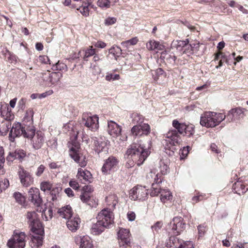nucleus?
<instances>
[{
    "mask_svg": "<svg viewBox=\"0 0 248 248\" xmlns=\"http://www.w3.org/2000/svg\"><path fill=\"white\" fill-rule=\"evenodd\" d=\"M151 146L150 141L147 147L139 142L131 145L124 155L126 159V167L130 168L135 164L139 166L142 165L150 154L149 149Z\"/></svg>",
    "mask_w": 248,
    "mask_h": 248,
    "instance_id": "f257e3e1",
    "label": "nucleus"
},
{
    "mask_svg": "<svg viewBox=\"0 0 248 248\" xmlns=\"http://www.w3.org/2000/svg\"><path fill=\"white\" fill-rule=\"evenodd\" d=\"M172 126L175 128L174 130H170L166 134V137L169 139V142L172 146L170 148L168 147L169 152L167 151V148H165L166 153L170 155L173 154L175 148L174 147L176 144L180 142L181 138L178 135L184 134L185 129H186V124L184 123H180L177 120H174L172 122Z\"/></svg>",
    "mask_w": 248,
    "mask_h": 248,
    "instance_id": "f03ea898",
    "label": "nucleus"
},
{
    "mask_svg": "<svg viewBox=\"0 0 248 248\" xmlns=\"http://www.w3.org/2000/svg\"><path fill=\"white\" fill-rule=\"evenodd\" d=\"M226 119V115L222 113L208 111L205 112L201 117L200 124L207 127H213L219 124Z\"/></svg>",
    "mask_w": 248,
    "mask_h": 248,
    "instance_id": "7ed1b4c3",
    "label": "nucleus"
},
{
    "mask_svg": "<svg viewBox=\"0 0 248 248\" xmlns=\"http://www.w3.org/2000/svg\"><path fill=\"white\" fill-rule=\"evenodd\" d=\"M28 129L23 127L19 123H14L11 128L9 135V139L14 142L16 137L22 136L26 138H32L34 135L33 129Z\"/></svg>",
    "mask_w": 248,
    "mask_h": 248,
    "instance_id": "20e7f679",
    "label": "nucleus"
},
{
    "mask_svg": "<svg viewBox=\"0 0 248 248\" xmlns=\"http://www.w3.org/2000/svg\"><path fill=\"white\" fill-rule=\"evenodd\" d=\"M159 174L155 176L154 178V182L152 185V191L151 195L155 196L160 194V200L165 202L167 201H169L172 199V196L169 190L168 189H162L161 188L159 184L162 182V179L158 178Z\"/></svg>",
    "mask_w": 248,
    "mask_h": 248,
    "instance_id": "39448f33",
    "label": "nucleus"
},
{
    "mask_svg": "<svg viewBox=\"0 0 248 248\" xmlns=\"http://www.w3.org/2000/svg\"><path fill=\"white\" fill-rule=\"evenodd\" d=\"M26 217L28 220V222L31 227L32 232H36L38 234L44 233L42 224L40 222L38 215L35 211L28 212Z\"/></svg>",
    "mask_w": 248,
    "mask_h": 248,
    "instance_id": "423d86ee",
    "label": "nucleus"
},
{
    "mask_svg": "<svg viewBox=\"0 0 248 248\" xmlns=\"http://www.w3.org/2000/svg\"><path fill=\"white\" fill-rule=\"evenodd\" d=\"M26 237L24 232L15 231L12 237L8 241L7 245L9 248H24Z\"/></svg>",
    "mask_w": 248,
    "mask_h": 248,
    "instance_id": "0eeeda50",
    "label": "nucleus"
},
{
    "mask_svg": "<svg viewBox=\"0 0 248 248\" xmlns=\"http://www.w3.org/2000/svg\"><path fill=\"white\" fill-rule=\"evenodd\" d=\"M62 77V74L60 72H50L47 71L42 73L41 78L45 84L51 87L57 85Z\"/></svg>",
    "mask_w": 248,
    "mask_h": 248,
    "instance_id": "6e6552de",
    "label": "nucleus"
},
{
    "mask_svg": "<svg viewBox=\"0 0 248 248\" xmlns=\"http://www.w3.org/2000/svg\"><path fill=\"white\" fill-rule=\"evenodd\" d=\"M119 160L115 156H110L105 160L102 168V171L104 174H109L117 170Z\"/></svg>",
    "mask_w": 248,
    "mask_h": 248,
    "instance_id": "1a4fd4ad",
    "label": "nucleus"
},
{
    "mask_svg": "<svg viewBox=\"0 0 248 248\" xmlns=\"http://www.w3.org/2000/svg\"><path fill=\"white\" fill-rule=\"evenodd\" d=\"M148 195L147 189L141 186L134 187L129 192V198L134 201H144L146 199Z\"/></svg>",
    "mask_w": 248,
    "mask_h": 248,
    "instance_id": "9d476101",
    "label": "nucleus"
},
{
    "mask_svg": "<svg viewBox=\"0 0 248 248\" xmlns=\"http://www.w3.org/2000/svg\"><path fill=\"white\" fill-rule=\"evenodd\" d=\"M96 218L97 220H100L108 228L114 223V215L110 209H102L98 214Z\"/></svg>",
    "mask_w": 248,
    "mask_h": 248,
    "instance_id": "9b49d317",
    "label": "nucleus"
},
{
    "mask_svg": "<svg viewBox=\"0 0 248 248\" xmlns=\"http://www.w3.org/2000/svg\"><path fill=\"white\" fill-rule=\"evenodd\" d=\"M81 124L91 131H95L99 127L98 117L96 115L90 116L83 114Z\"/></svg>",
    "mask_w": 248,
    "mask_h": 248,
    "instance_id": "f8f14e48",
    "label": "nucleus"
},
{
    "mask_svg": "<svg viewBox=\"0 0 248 248\" xmlns=\"http://www.w3.org/2000/svg\"><path fill=\"white\" fill-rule=\"evenodd\" d=\"M93 142V149L98 155L103 151H107V146L109 141L104 137H93L91 138Z\"/></svg>",
    "mask_w": 248,
    "mask_h": 248,
    "instance_id": "ddd939ff",
    "label": "nucleus"
},
{
    "mask_svg": "<svg viewBox=\"0 0 248 248\" xmlns=\"http://www.w3.org/2000/svg\"><path fill=\"white\" fill-rule=\"evenodd\" d=\"M119 245L125 248L131 243L130 232L128 229L121 228L117 232Z\"/></svg>",
    "mask_w": 248,
    "mask_h": 248,
    "instance_id": "4468645a",
    "label": "nucleus"
},
{
    "mask_svg": "<svg viewBox=\"0 0 248 248\" xmlns=\"http://www.w3.org/2000/svg\"><path fill=\"white\" fill-rule=\"evenodd\" d=\"M246 111V109L241 107L231 109L226 116L227 121L231 122L243 118L245 116L244 113Z\"/></svg>",
    "mask_w": 248,
    "mask_h": 248,
    "instance_id": "2eb2a0df",
    "label": "nucleus"
},
{
    "mask_svg": "<svg viewBox=\"0 0 248 248\" xmlns=\"http://www.w3.org/2000/svg\"><path fill=\"white\" fill-rule=\"evenodd\" d=\"M150 126L145 123L134 125L131 130L132 135L138 137L147 136L150 133Z\"/></svg>",
    "mask_w": 248,
    "mask_h": 248,
    "instance_id": "dca6fc26",
    "label": "nucleus"
},
{
    "mask_svg": "<svg viewBox=\"0 0 248 248\" xmlns=\"http://www.w3.org/2000/svg\"><path fill=\"white\" fill-rule=\"evenodd\" d=\"M18 173L20 183L23 186L28 187L33 184V178L29 172L23 168H20Z\"/></svg>",
    "mask_w": 248,
    "mask_h": 248,
    "instance_id": "f3484780",
    "label": "nucleus"
},
{
    "mask_svg": "<svg viewBox=\"0 0 248 248\" xmlns=\"http://www.w3.org/2000/svg\"><path fill=\"white\" fill-rule=\"evenodd\" d=\"M170 225L174 234L178 235L181 231H183L186 228V223L184 222V219L181 217H176L173 218L170 222Z\"/></svg>",
    "mask_w": 248,
    "mask_h": 248,
    "instance_id": "a211bd4d",
    "label": "nucleus"
},
{
    "mask_svg": "<svg viewBox=\"0 0 248 248\" xmlns=\"http://www.w3.org/2000/svg\"><path fill=\"white\" fill-rule=\"evenodd\" d=\"M169 162V160L167 158H163L159 161L155 167V170L157 172L156 174H155V173H154L155 178L157 174H159L158 178L160 177L162 180L163 179L161 176L166 175L169 172L170 169L168 165Z\"/></svg>",
    "mask_w": 248,
    "mask_h": 248,
    "instance_id": "6ab92c4d",
    "label": "nucleus"
},
{
    "mask_svg": "<svg viewBox=\"0 0 248 248\" xmlns=\"http://www.w3.org/2000/svg\"><path fill=\"white\" fill-rule=\"evenodd\" d=\"M29 199L36 206H40L42 203V199L40 197L38 188L31 187L29 191Z\"/></svg>",
    "mask_w": 248,
    "mask_h": 248,
    "instance_id": "aec40b11",
    "label": "nucleus"
},
{
    "mask_svg": "<svg viewBox=\"0 0 248 248\" xmlns=\"http://www.w3.org/2000/svg\"><path fill=\"white\" fill-rule=\"evenodd\" d=\"M77 244H80L79 248H94L91 238L87 235H77L75 237Z\"/></svg>",
    "mask_w": 248,
    "mask_h": 248,
    "instance_id": "412c9836",
    "label": "nucleus"
},
{
    "mask_svg": "<svg viewBox=\"0 0 248 248\" xmlns=\"http://www.w3.org/2000/svg\"><path fill=\"white\" fill-rule=\"evenodd\" d=\"M69 155L81 167H84L86 165V157L79 151H76L73 148H72Z\"/></svg>",
    "mask_w": 248,
    "mask_h": 248,
    "instance_id": "4be33fe9",
    "label": "nucleus"
},
{
    "mask_svg": "<svg viewBox=\"0 0 248 248\" xmlns=\"http://www.w3.org/2000/svg\"><path fill=\"white\" fill-rule=\"evenodd\" d=\"M0 115L4 120L11 121L14 118L11 109L7 104L4 103H0Z\"/></svg>",
    "mask_w": 248,
    "mask_h": 248,
    "instance_id": "5701e85b",
    "label": "nucleus"
},
{
    "mask_svg": "<svg viewBox=\"0 0 248 248\" xmlns=\"http://www.w3.org/2000/svg\"><path fill=\"white\" fill-rule=\"evenodd\" d=\"M107 131L110 135L116 137L121 134L122 128L115 122L109 121L108 122Z\"/></svg>",
    "mask_w": 248,
    "mask_h": 248,
    "instance_id": "b1692460",
    "label": "nucleus"
},
{
    "mask_svg": "<svg viewBox=\"0 0 248 248\" xmlns=\"http://www.w3.org/2000/svg\"><path fill=\"white\" fill-rule=\"evenodd\" d=\"M34 112L32 109H29L27 110L25 116L23 118V124L28 129L32 128L34 132L35 131V129L33 125V117Z\"/></svg>",
    "mask_w": 248,
    "mask_h": 248,
    "instance_id": "393cba45",
    "label": "nucleus"
},
{
    "mask_svg": "<svg viewBox=\"0 0 248 248\" xmlns=\"http://www.w3.org/2000/svg\"><path fill=\"white\" fill-rule=\"evenodd\" d=\"M30 245L31 248H40L43 244V236L44 233L38 234L36 232H32Z\"/></svg>",
    "mask_w": 248,
    "mask_h": 248,
    "instance_id": "a878e982",
    "label": "nucleus"
},
{
    "mask_svg": "<svg viewBox=\"0 0 248 248\" xmlns=\"http://www.w3.org/2000/svg\"><path fill=\"white\" fill-rule=\"evenodd\" d=\"M31 139L33 148L35 150L41 148L45 141L43 134L41 131H37Z\"/></svg>",
    "mask_w": 248,
    "mask_h": 248,
    "instance_id": "bb28decb",
    "label": "nucleus"
},
{
    "mask_svg": "<svg viewBox=\"0 0 248 248\" xmlns=\"http://www.w3.org/2000/svg\"><path fill=\"white\" fill-rule=\"evenodd\" d=\"M80 223V218L76 216L75 217H71L68 219L66 222V225L68 228L72 232H76L79 228Z\"/></svg>",
    "mask_w": 248,
    "mask_h": 248,
    "instance_id": "cd10ccee",
    "label": "nucleus"
},
{
    "mask_svg": "<svg viewBox=\"0 0 248 248\" xmlns=\"http://www.w3.org/2000/svg\"><path fill=\"white\" fill-rule=\"evenodd\" d=\"M95 49L93 46L84 48L79 51L78 53V57H81L84 61H88V58L95 54Z\"/></svg>",
    "mask_w": 248,
    "mask_h": 248,
    "instance_id": "c85d7f7f",
    "label": "nucleus"
},
{
    "mask_svg": "<svg viewBox=\"0 0 248 248\" xmlns=\"http://www.w3.org/2000/svg\"><path fill=\"white\" fill-rule=\"evenodd\" d=\"M233 189L234 192L239 195L244 194L248 190V185H246V183L242 182L240 178L233 185Z\"/></svg>",
    "mask_w": 248,
    "mask_h": 248,
    "instance_id": "c756f323",
    "label": "nucleus"
},
{
    "mask_svg": "<svg viewBox=\"0 0 248 248\" xmlns=\"http://www.w3.org/2000/svg\"><path fill=\"white\" fill-rule=\"evenodd\" d=\"M108 228L103 223L97 220L93 223L91 228V232L93 235H98L104 232L105 228Z\"/></svg>",
    "mask_w": 248,
    "mask_h": 248,
    "instance_id": "7c9ffc66",
    "label": "nucleus"
},
{
    "mask_svg": "<svg viewBox=\"0 0 248 248\" xmlns=\"http://www.w3.org/2000/svg\"><path fill=\"white\" fill-rule=\"evenodd\" d=\"M26 155L25 152L22 149H16L14 152H10L7 156L8 162H12L15 159H22Z\"/></svg>",
    "mask_w": 248,
    "mask_h": 248,
    "instance_id": "2f4dec72",
    "label": "nucleus"
},
{
    "mask_svg": "<svg viewBox=\"0 0 248 248\" xmlns=\"http://www.w3.org/2000/svg\"><path fill=\"white\" fill-rule=\"evenodd\" d=\"M184 241L175 236L170 237L169 241L167 242V247L169 248H180L182 247Z\"/></svg>",
    "mask_w": 248,
    "mask_h": 248,
    "instance_id": "473e14b6",
    "label": "nucleus"
},
{
    "mask_svg": "<svg viewBox=\"0 0 248 248\" xmlns=\"http://www.w3.org/2000/svg\"><path fill=\"white\" fill-rule=\"evenodd\" d=\"M58 213L60 216L66 219H68L72 217V216L73 214L72 208L69 205L59 209Z\"/></svg>",
    "mask_w": 248,
    "mask_h": 248,
    "instance_id": "72a5a7b5",
    "label": "nucleus"
},
{
    "mask_svg": "<svg viewBox=\"0 0 248 248\" xmlns=\"http://www.w3.org/2000/svg\"><path fill=\"white\" fill-rule=\"evenodd\" d=\"M77 177L81 181L84 180L85 182H91L92 174L89 171L80 168L78 170Z\"/></svg>",
    "mask_w": 248,
    "mask_h": 248,
    "instance_id": "f704fd0d",
    "label": "nucleus"
},
{
    "mask_svg": "<svg viewBox=\"0 0 248 248\" xmlns=\"http://www.w3.org/2000/svg\"><path fill=\"white\" fill-rule=\"evenodd\" d=\"M146 46L149 50H162L164 48V45L155 40H151L147 43Z\"/></svg>",
    "mask_w": 248,
    "mask_h": 248,
    "instance_id": "c9c22d12",
    "label": "nucleus"
},
{
    "mask_svg": "<svg viewBox=\"0 0 248 248\" xmlns=\"http://www.w3.org/2000/svg\"><path fill=\"white\" fill-rule=\"evenodd\" d=\"M119 0H98L97 5L102 9H106L117 3Z\"/></svg>",
    "mask_w": 248,
    "mask_h": 248,
    "instance_id": "e433bc0d",
    "label": "nucleus"
},
{
    "mask_svg": "<svg viewBox=\"0 0 248 248\" xmlns=\"http://www.w3.org/2000/svg\"><path fill=\"white\" fill-rule=\"evenodd\" d=\"M160 59L165 62L173 64L175 62L176 57L173 54H170L167 51H164L161 53Z\"/></svg>",
    "mask_w": 248,
    "mask_h": 248,
    "instance_id": "4c0bfd02",
    "label": "nucleus"
},
{
    "mask_svg": "<svg viewBox=\"0 0 248 248\" xmlns=\"http://www.w3.org/2000/svg\"><path fill=\"white\" fill-rule=\"evenodd\" d=\"M11 128V121L3 120L0 124V134L1 136H5L8 133L9 130Z\"/></svg>",
    "mask_w": 248,
    "mask_h": 248,
    "instance_id": "58836bf2",
    "label": "nucleus"
},
{
    "mask_svg": "<svg viewBox=\"0 0 248 248\" xmlns=\"http://www.w3.org/2000/svg\"><path fill=\"white\" fill-rule=\"evenodd\" d=\"M189 43V40H177L172 42L173 47L176 48L177 50L182 51L185 48V46L187 43Z\"/></svg>",
    "mask_w": 248,
    "mask_h": 248,
    "instance_id": "ea45409f",
    "label": "nucleus"
},
{
    "mask_svg": "<svg viewBox=\"0 0 248 248\" xmlns=\"http://www.w3.org/2000/svg\"><path fill=\"white\" fill-rule=\"evenodd\" d=\"M106 202L109 206L114 208L118 202L117 198L114 195H109L106 197Z\"/></svg>",
    "mask_w": 248,
    "mask_h": 248,
    "instance_id": "a19ab883",
    "label": "nucleus"
},
{
    "mask_svg": "<svg viewBox=\"0 0 248 248\" xmlns=\"http://www.w3.org/2000/svg\"><path fill=\"white\" fill-rule=\"evenodd\" d=\"M132 122L134 124H141L144 121L143 117L138 113H133L131 115Z\"/></svg>",
    "mask_w": 248,
    "mask_h": 248,
    "instance_id": "79ce46f5",
    "label": "nucleus"
},
{
    "mask_svg": "<svg viewBox=\"0 0 248 248\" xmlns=\"http://www.w3.org/2000/svg\"><path fill=\"white\" fill-rule=\"evenodd\" d=\"M122 51L120 47L116 46L109 49V53L112 54L114 56L115 59L117 60V58L122 54Z\"/></svg>",
    "mask_w": 248,
    "mask_h": 248,
    "instance_id": "37998d69",
    "label": "nucleus"
},
{
    "mask_svg": "<svg viewBox=\"0 0 248 248\" xmlns=\"http://www.w3.org/2000/svg\"><path fill=\"white\" fill-rule=\"evenodd\" d=\"M220 55L221 56L222 59H224L225 62L228 64L231 65L232 63H233L234 65H236V62L234 61L233 58L230 57V55H229L228 56H227L226 55H223L221 53H219L217 55L216 57V60H218Z\"/></svg>",
    "mask_w": 248,
    "mask_h": 248,
    "instance_id": "c03bdc74",
    "label": "nucleus"
},
{
    "mask_svg": "<svg viewBox=\"0 0 248 248\" xmlns=\"http://www.w3.org/2000/svg\"><path fill=\"white\" fill-rule=\"evenodd\" d=\"M195 126L192 124H186V129H185L184 134L189 137L192 136L195 132Z\"/></svg>",
    "mask_w": 248,
    "mask_h": 248,
    "instance_id": "a18cd8bd",
    "label": "nucleus"
},
{
    "mask_svg": "<svg viewBox=\"0 0 248 248\" xmlns=\"http://www.w3.org/2000/svg\"><path fill=\"white\" fill-rule=\"evenodd\" d=\"M42 215L43 219H45L46 221L51 219L53 216L52 209L51 208H49L48 210H44Z\"/></svg>",
    "mask_w": 248,
    "mask_h": 248,
    "instance_id": "49530a36",
    "label": "nucleus"
},
{
    "mask_svg": "<svg viewBox=\"0 0 248 248\" xmlns=\"http://www.w3.org/2000/svg\"><path fill=\"white\" fill-rule=\"evenodd\" d=\"M16 202L21 205L24 204L25 202V197L18 192H16L14 193L13 195Z\"/></svg>",
    "mask_w": 248,
    "mask_h": 248,
    "instance_id": "de8ad7c7",
    "label": "nucleus"
},
{
    "mask_svg": "<svg viewBox=\"0 0 248 248\" xmlns=\"http://www.w3.org/2000/svg\"><path fill=\"white\" fill-rule=\"evenodd\" d=\"M52 188V184L49 182H43L40 184V189L41 190L46 192L50 191Z\"/></svg>",
    "mask_w": 248,
    "mask_h": 248,
    "instance_id": "09e8293b",
    "label": "nucleus"
},
{
    "mask_svg": "<svg viewBox=\"0 0 248 248\" xmlns=\"http://www.w3.org/2000/svg\"><path fill=\"white\" fill-rule=\"evenodd\" d=\"M138 39L136 37L133 38L130 40H127L126 41H124L121 43V45L125 47H128L130 45H136L138 42Z\"/></svg>",
    "mask_w": 248,
    "mask_h": 248,
    "instance_id": "8fccbe9b",
    "label": "nucleus"
},
{
    "mask_svg": "<svg viewBox=\"0 0 248 248\" xmlns=\"http://www.w3.org/2000/svg\"><path fill=\"white\" fill-rule=\"evenodd\" d=\"M81 200L85 203H87L88 205H91L90 202L91 201V196L89 193H82L80 196Z\"/></svg>",
    "mask_w": 248,
    "mask_h": 248,
    "instance_id": "3c124183",
    "label": "nucleus"
},
{
    "mask_svg": "<svg viewBox=\"0 0 248 248\" xmlns=\"http://www.w3.org/2000/svg\"><path fill=\"white\" fill-rule=\"evenodd\" d=\"M53 69L55 70H64L67 69V67L66 64L64 63L58 62L55 65L53 66Z\"/></svg>",
    "mask_w": 248,
    "mask_h": 248,
    "instance_id": "603ef678",
    "label": "nucleus"
},
{
    "mask_svg": "<svg viewBox=\"0 0 248 248\" xmlns=\"http://www.w3.org/2000/svg\"><path fill=\"white\" fill-rule=\"evenodd\" d=\"M182 51L183 53L186 54L187 55H190L194 53L193 49L192 48V46L189 43H187L186 45H185V48H184Z\"/></svg>",
    "mask_w": 248,
    "mask_h": 248,
    "instance_id": "864d4df0",
    "label": "nucleus"
},
{
    "mask_svg": "<svg viewBox=\"0 0 248 248\" xmlns=\"http://www.w3.org/2000/svg\"><path fill=\"white\" fill-rule=\"evenodd\" d=\"M105 79L108 81L118 80L120 79V75L119 74H108L106 75Z\"/></svg>",
    "mask_w": 248,
    "mask_h": 248,
    "instance_id": "5fc2aeb1",
    "label": "nucleus"
},
{
    "mask_svg": "<svg viewBox=\"0 0 248 248\" xmlns=\"http://www.w3.org/2000/svg\"><path fill=\"white\" fill-rule=\"evenodd\" d=\"M116 18L115 17H108L104 21V23L107 26H109L114 24L116 22Z\"/></svg>",
    "mask_w": 248,
    "mask_h": 248,
    "instance_id": "6e6d98bb",
    "label": "nucleus"
},
{
    "mask_svg": "<svg viewBox=\"0 0 248 248\" xmlns=\"http://www.w3.org/2000/svg\"><path fill=\"white\" fill-rule=\"evenodd\" d=\"M9 186V180L7 179H4L0 181V187L2 190H5Z\"/></svg>",
    "mask_w": 248,
    "mask_h": 248,
    "instance_id": "4d7b16f0",
    "label": "nucleus"
},
{
    "mask_svg": "<svg viewBox=\"0 0 248 248\" xmlns=\"http://www.w3.org/2000/svg\"><path fill=\"white\" fill-rule=\"evenodd\" d=\"M4 150L2 147L0 146V169L2 168L3 164L5 161L4 157Z\"/></svg>",
    "mask_w": 248,
    "mask_h": 248,
    "instance_id": "13d9d810",
    "label": "nucleus"
},
{
    "mask_svg": "<svg viewBox=\"0 0 248 248\" xmlns=\"http://www.w3.org/2000/svg\"><path fill=\"white\" fill-rule=\"evenodd\" d=\"M162 223L161 221L156 222L153 226H152L151 228L153 232L155 231L158 232V231L161 228L162 226Z\"/></svg>",
    "mask_w": 248,
    "mask_h": 248,
    "instance_id": "bf43d9fd",
    "label": "nucleus"
},
{
    "mask_svg": "<svg viewBox=\"0 0 248 248\" xmlns=\"http://www.w3.org/2000/svg\"><path fill=\"white\" fill-rule=\"evenodd\" d=\"M199 234L200 236H202L205 232V226L203 225H200L198 227Z\"/></svg>",
    "mask_w": 248,
    "mask_h": 248,
    "instance_id": "052dcab7",
    "label": "nucleus"
},
{
    "mask_svg": "<svg viewBox=\"0 0 248 248\" xmlns=\"http://www.w3.org/2000/svg\"><path fill=\"white\" fill-rule=\"evenodd\" d=\"M180 248H194L193 244L191 241H184L182 244V247Z\"/></svg>",
    "mask_w": 248,
    "mask_h": 248,
    "instance_id": "680f3d73",
    "label": "nucleus"
},
{
    "mask_svg": "<svg viewBox=\"0 0 248 248\" xmlns=\"http://www.w3.org/2000/svg\"><path fill=\"white\" fill-rule=\"evenodd\" d=\"M61 190V188L58 187H53L50 191L51 195H55L56 196H59L60 191Z\"/></svg>",
    "mask_w": 248,
    "mask_h": 248,
    "instance_id": "e2e57ef3",
    "label": "nucleus"
},
{
    "mask_svg": "<svg viewBox=\"0 0 248 248\" xmlns=\"http://www.w3.org/2000/svg\"><path fill=\"white\" fill-rule=\"evenodd\" d=\"M82 190V193H87L90 195V193L93 191V189L91 186H86L83 187Z\"/></svg>",
    "mask_w": 248,
    "mask_h": 248,
    "instance_id": "0e129e2a",
    "label": "nucleus"
},
{
    "mask_svg": "<svg viewBox=\"0 0 248 248\" xmlns=\"http://www.w3.org/2000/svg\"><path fill=\"white\" fill-rule=\"evenodd\" d=\"M69 186L74 189H78L79 188V184L76 180H71L69 182Z\"/></svg>",
    "mask_w": 248,
    "mask_h": 248,
    "instance_id": "69168bd1",
    "label": "nucleus"
},
{
    "mask_svg": "<svg viewBox=\"0 0 248 248\" xmlns=\"http://www.w3.org/2000/svg\"><path fill=\"white\" fill-rule=\"evenodd\" d=\"M127 216L128 220L130 221H134L136 218V214L132 211H129L127 213Z\"/></svg>",
    "mask_w": 248,
    "mask_h": 248,
    "instance_id": "338daca9",
    "label": "nucleus"
},
{
    "mask_svg": "<svg viewBox=\"0 0 248 248\" xmlns=\"http://www.w3.org/2000/svg\"><path fill=\"white\" fill-rule=\"evenodd\" d=\"M45 169V166L43 165H41L37 169V171L36 172V175L37 176H40L43 173Z\"/></svg>",
    "mask_w": 248,
    "mask_h": 248,
    "instance_id": "774afa93",
    "label": "nucleus"
}]
</instances>
